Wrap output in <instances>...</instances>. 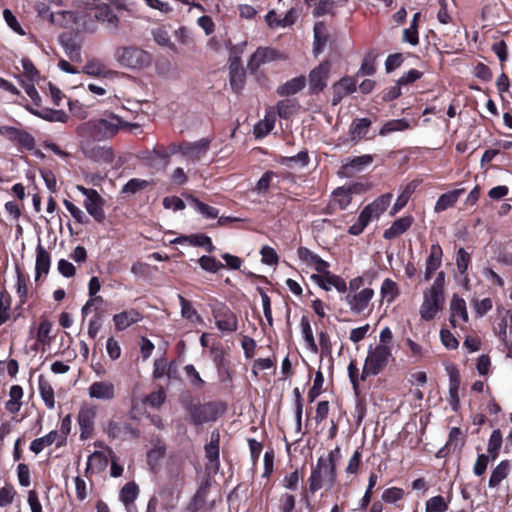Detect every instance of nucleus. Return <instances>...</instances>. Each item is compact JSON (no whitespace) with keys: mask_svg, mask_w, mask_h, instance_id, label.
Wrapping results in <instances>:
<instances>
[{"mask_svg":"<svg viewBox=\"0 0 512 512\" xmlns=\"http://www.w3.org/2000/svg\"><path fill=\"white\" fill-rule=\"evenodd\" d=\"M311 280L325 291H331L335 289L339 293H346L347 283L339 275L333 274L329 271V268H324L323 271L312 274Z\"/></svg>","mask_w":512,"mask_h":512,"instance_id":"obj_9","label":"nucleus"},{"mask_svg":"<svg viewBox=\"0 0 512 512\" xmlns=\"http://www.w3.org/2000/svg\"><path fill=\"white\" fill-rule=\"evenodd\" d=\"M208 147L209 140L203 138L196 142L188 144L184 150V154L200 158L207 152Z\"/></svg>","mask_w":512,"mask_h":512,"instance_id":"obj_43","label":"nucleus"},{"mask_svg":"<svg viewBox=\"0 0 512 512\" xmlns=\"http://www.w3.org/2000/svg\"><path fill=\"white\" fill-rule=\"evenodd\" d=\"M464 192L463 189H456L453 191H449L447 193L442 194L434 207V211L436 213L445 211L449 207L454 206V204L458 201L460 195Z\"/></svg>","mask_w":512,"mask_h":512,"instance_id":"obj_30","label":"nucleus"},{"mask_svg":"<svg viewBox=\"0 0 512 512\" xmlns=\"http://www.w3.org/2000/svg\"><path fill=\"white\" fill-rule=\"evenodd\" d=\"M198 262H199L200 267L203 270L211 272V273H216L217 271H219V270L224 268V264H222L221 262L217 261L212 256L204 255V256L199 258Z\"/></svg>","mask_w":512,"mask_h":512,"instance_id":"obj_51","label":"nucleus"},{"mask_svg":"<svg viewBox=\"0 0 512 512\" xmlns=\"http://www.w3.org/2000/svg\"><path fill=\"white\" fill-rule=\"evenodd\" d=\"M357 83L351 77H343L332 86V104L338 105L342 99L356 91Z\"/></svg>","mask_w":512,"mask_h":512,"instance_id":"obj_17","label":"nucleus"},{"mask_svg":"<svg viewBox=\"0 0 512 512\" xmlns=\"http://www.w3.org/2000/svg\"><path fill=\"white\" fill-rule=\"evenodd\" d=\"M306 4L312 8V14L315 17H321L327 14L334 15V1L331 0H305Z\"/></svg>","mask_w":512,"mask_h":512,"instance_id":"obj_31","label":"nucleus"},{"mask_svg":"<svg viewBox=\"0 0 512 512\" xmlns=\"http://www.w3.org/2000/svg\"><path fill=\"white\" fill-rule=\"evenodd\" d=\"M230 71V84L235 91L242 88L244 82V73L239 68L238 64L232 62L229 66Z\"/></svg>","mask_w":512,"mask_h":512,"instance_id":"obj_47","label":"nucleus"},{"mask_svg":"<svg viewBox=\"0 0 512 512\" xmlns=\"http://www.w3.org/2000/svg\"><path fill=\"white\" fill-rule=\"evenodd\" d=\"M400 294L398 284L390 278L383 280L380 287V296L382 301L391 304Z\"/></svg>","mask_w":512,"mask_h":512,"instance_id":"obj_32","label":"nucleus"},{"mask_svg":"<svg viewBox=\"0 0 512 512\" xmlns=\"http://www.w3.org/2000/svg\"><path fill=\"white\" fill-rule=\"evenodd\" d=\"M3 18L6 22V24L12 29L15 33L18 35H25V31L23 30L22 26L18 22L16 16L12 13L10 9H5L3 11Z\"/></svg>","mask_w":512,"mask_h":512,"instance_id":"obj_54","label":"nucleus"},{"mask_svg":"<svg viewBox=\"0 0 512 512\" xmlns=\"http://www.w3.org/2000/svg\"><path fill=\"white\" fill-rule=\"evenodd\" d=\"M106 351L108 356L112 360H116L121 356V347L117 340H115L113 337H110L107 339L106 342Z\"/></svg>","mask_w":512,"mask_h":512,"instance_id":"obj_62","label":"nucleus"},{"mask_svg":"<svg viewBox=\"0 0 512 512\" xmlns=\"http://www.w3.org/2000/svg\"><path fill=\"white\" fill-rule=\"evenodd\" d=\"M393 195L386 193L378 197L372 203L364 207L360 212L356 222L349 227L351 235H359L367 227V225L375 218H378L391 203Z\"/></svg>","mask_w":512,"mask_h":512,"instance_id":"obj_3","label":"nucleus"},{"mask_svg":"<svg viewBox=\"0 0 512 512\" xmlns=\"http://www.w3.org/2000/svg\"><path fill=\"white\" fill-rule=\"evenodd\" d=\"M178 300L181 306V316L192 323H202L203 318L198 314L196 309L192 306L191 302L178 294Z\"/></svg>","mask_w":512,"mask_h":512,"instance_id":"obj_36","label":"nucleus"},{"mask_svg":"<svg viewBox=\"0 0 512 512\" xmlns=\"http://www.w3.org/2000/svg\"><path fill=\"white\" fill-rule=\"evenodd\" d=\"M65 436H61L57 431H51L47 435L34 439L30 444V450L35 453H41L46 447L56 444V447H61L65 444Z\"/></svg>","mask_w":512,"mask_h":512,"instance_id":"obj_16","label":"nucleus"},{"mask_svg":"<svg viewBox=\"0 0 512 512\" xmlns=\"http://www.w3.org/2000/svg\"><path fill=\"white\" fill-rule=\"evenodd\" d=\"M219 410L216 404L206 403L204 405L195 406L190 410L191 421L195 425L215 421L218 418Z\"/></svg>","mask_w":512,"mask_h":512,"instance_id":"obj_13","label":"nucleus"},{"mask_svg":"<svg viewBox=\"0 0 512 512\" xmlns=\"http://www.w3.org/2000/svg\"><path fill=\"white\" fill-rule=\"evenodd\" d=\"M189 242L194 246L205 247L208 252H213L215 250V246L213 245L211 238L206 235H191V236H183L178 237L173 240V243H184Z\"/></svg>","mask_w":512,"mask_h":512,"instance_id":"obj_34","label":"nucleus"},{"mask_svg":"<svg viewBox=\"0 0 512 512\" xmlns=\"http://www.w3.org/2000/svg\"><path fill=\"white\" fill-rule=\"evenodd\" d=\"M63 204L76 222H78L79 224L88 223L89 218L78 206H76L75 204L68 200H64Z\"/></svg>","mask_w":512,"mask_h":512,"instance_id":"obj_53","label":"nucleus"},{"mask_svg":"<svg viewBox=\"0 0 512 512\" xmlns=\"http://www.w3.org/2000/svg\"><path fill=\"white\" fill-rule=\"evenodd\" d=\"M278 162L281 165H284L289 168H295V167H305L309 163V156L306 151H300L298 154L291 156V157H285L282 156L279 158Z\"/></svg>","mask_w":512,"mask_h":512,"instance_id":"obj_38","label":"nucleus"},{"mask_svg":"<svg viewBox=\"0 0 512 512\" xmlns=\"http://www.w3.org/2000/svg\"><path fill=\"white\" fill-rule=\"evenodd\" d=\"M275 115L267 114L265 118L254 126V134L257 138L266 136L274 128Z\"/></svg>","mask_w":512,"mask_h":512,"instance_id":"obj_42","label":"nucleus"},{"mask_svg":"<svg viewBox=\"0 0 512 512\" xmlns=\"http://www.w3.org/2000/svg\"><path fill=\"white\" fill-rule=\"evenodd\" d=\"M277 52L268 47L258 48L251 56L248 67L252 71L257 70L262 64L270 62L276 58Z\"/></svg>","mask_w":512,"mask_h":512,"instance_id":"obj_24","label":"nucleus"},{"mask_svg":"<svg viewBox=\"0 0 512 512\" xmlns=\"http://www.w3.org/2000/svg\"><path fill=\"white\" fill-rule=\"evenodd\" d=\"M148 186V181L143 179H131L123 187L122 192L134 194Z\"/></svg>","mask_w":512,"mask_h":512,"instance_id":"obj_58","label":"nucleus"},{"mask_svg":"<svg viewBox=\"0 0 512 512\" xmlns=\"http://www.w3.org/2000/svg\"><path fill=\"white\" fill-rule=\"evenodd\" d=\"M51 258L48 251L41 245L38 244L36 248V279L42 274L46 275L50 269Z\"/></svg>","mask_w":512,"mask_h":512,"instance_id":"obj_29","label":"nucleus"},{"mask_svg":"<svg viewBox=\"0 0 512 512\" xmlns=\"http://www.w3.org/2000/svg\"><path fill=\"white\" fill-rule=\"evenodd\" d=\"M40 118L50 122L65 123L68 120V115L63 110L44 109Z\"/></svg>","mask_w":512,"mask_h":512,"instance_id":"obj_52","label":"nucleus"},{"mask_svg":"<svg viewBox=\"0 0 512 512\" xmlns=\"http://www.w3.org/2000/svg\"><path fill=\"white\" fill-rule=\"evenodd\" d=\"M470 263V254L464 249L460 248L456 255V265L460 274H465L468 270Z\"/></svg>","mask_w":512,"mask_h":512,"instance_id":"obj_56","label":"nucleus"},{"mask_svg":"<svg viewBox=\"0 0 512 512\" xmlns=\"http://www.w3.org/2000/svg\"><path fill=\"white\" fill-rule=\"evenodd\" d=\"M450 323L453 327L460 326L468 321V312L464 299L454 295L450 302Z\"/></svg>","mask_w":512,"mask_h":512,"instance_id":"obj_18","label":"nucleus"},{"mask_svg":"<svg viewBox=\"0 0 512 512\" xmlns=\"http://www.w3.org/2000/svg\"><path fill=\"white\" fill-rule=\"evenodd\" d=\"M138 494V486L133 482H129L122 487L119 494V499L124 504V506H128L134 503L138 497Z\"/></svg>","mask_w":512,"mask_h":512,"instance_id":"obj_40","label":"nucleus"},{"mask_svg":"<svg viewBox=\"0 0 512 512\" xmlns=\"http://www.w3.org/2000/svg\"><path fill=\"white\" fill-rule=\"evenodd\" d=\"M495 333L502 340L505 347L507 348V357H512V342L510 341L509 335V319L502 318L501 321L495 327Z\"/></svg>","mask_w":512,"mask_h":512,"instance_id":"obj_39","label":"nucleus"},{"mask_svg":"<svg viewBox=\"0 0 512 512\" xmlns=\"http://www.w3.org/2000/svg\"><path fill=\"white\" fill-rule=\"evenodd\" d=\"M220 433L217 430L211 432L210 441L205 445V457L208 461L207 468L217 472L220 467L219 461Z\"/></svg>","mask_w":512,"mask_h":512,"instance_id":"obj_14","label":"nucleus"},{"mask_svg":"<svg viewBox=\"0 0 512 512\" xmlns=\"http://www.w3.org/2000/svg\"><path fill=\"white\" fill-rule=\"evenodd\" d=\"M91 399L110 401L115 397V386L110 381H95L88 388Z\"/></svg>","mask_w":512,"mask_h":512,"instance_id":"obj_15","label":"nucleus"},{"mask_svg":"<svg viewBox=\"0 0 512 512\" xmlns=\"http://www.w3.org/2000/svg\"><path fill=\"white\" fill-rule=\"evenodd\" d=\"M216 318V326L222 332L232 333L237 330L238 321L237 317L233 312L226 309L223 312L217 314Z\"/></svg>","mask_w":512,"mask_h":512,"instance_id":"obj_25","label":"nucleus"},{"mask_svg":"<svg viewBox=\"0 0 512 512\" xmlns=\"http://www.w3.org/2000/svg\"><path fill=\"white\" fill-rule=\"evenodd\" d=\"M188 200L190 201L193 208L201 213L204 217L208 219H215L218 217L219 211L216 208L209 206L194 197H189Z\"/></svg>","mask_w":512,"mask_h":512,"instance_id":"obj_44","label":"nucleus"},{"mask_svg":"<svg viewBox=\"0 0 512 512\" xmlns=\"http://www.w3.org/2000/svg\"><path fill=\"white\" fill-rule=\"evenodd\" d=\"M141 319L142 315L137 310L129 309L115 314L113 323L117 331H123Z\"/></svg>","mask_w":512,"mask_h":512,"instance_id":"obj_20","label":"nucleus"},{"mask_svg":"<svg viewBox=\"0 0 512 512\" xmlns=\"http://www.w3.org/2000/svg\"><path fill=\"white\" fill-rule=\"evenodd\" d=\"M501 445L502 434L500 430H494L490 435L487 445V451L491 455L492 460H495L497 458Z\"/></svg>","mask_w":512,"mask_h":512,"instance_id":"obj_48","label":"nucleus"},{"mask_svg":"<svg viewBox=\"0 0 512 512\" xmlns=\"http://www.w3.org/2000/svg\"><path fill=\"white\" fill-rule=\"evenodd\" d=\"M297 255L299 259L310 268H313L317 271V273L324 270V268H329L330 264L323 260L320 256L313 253L306 247H300L297 250Z\"/></svg>","mask_w":512,"mask_h":512,"instance_id":"obj_19","label":"nucleus"},{"mask_svg":"<svg viewBox=\"0 0 512 512\" xmlns=\"http://www.w3.org/2000/svg\"><path fill=\"white\" fill-rule=\"evenodd\" d=\"M440 338H441L442 344L447 349L453 350V349H456L459 345L458 340L455 338V336L449 330L442 329L440 331Z\"/></svg>","mask_w":512,"mask_h":512,"instance_id":"obj_60","label":"nucleus"},{"mask_svg":"<svg viewBox=\"0 0 512 512\" xmlns=\"http://www.w3.org/2000/svg\"><path fill=\"white\" fill-rule=\"evenodd\" d=\"M373 161L371 155H361L350 159L342 165V174L350 176L353 173L362 171L366 166L370 165Z\"/></svg>","mask_w":512,"mask_h":512,"instance_id":"obj_23","label":"nucleus"},{"mask_svg":"<svg viewBox=\"0 0 512 512\" xmlns=\"http://www.w3.org/2000/svg\"><path fill=\"white\" fill-rule=\"evenodd\" d=\"M444 301V295L425 289L423 292V302L419 309L421 318L425 321L435 318L437 313L442 310Z\"/></svg>","mask_w":512,"mask_h":512,"instance_id":"obj_10","label":"nucleus"},{"mask_svg":"<svg viewBox=\"0 0 512 512\" xmlns=\"http://www.w3.org/2000/svg\"><path fill=\"white\" fill-rule=\"evenodd\" d=\"M38 390L39 394L44 401L46 407L50 410L54 409L55 407V396H54V389L49 382L48 379H46L43 375L39 376L38 379Z\"/></svg>","mask_w":512,"mask_h":512,"instance_id":"obj_27","label":"nucleus"},{"mask_svg":"<svg viewBox=\"0 0 512 512\" xmlns=\"http://www.w3.org/2000/svg\"><path fill=\"white\" fill-rule=\"evenodd\" d=\"M16 144L22 146L27 150H33L35 148V139L27 131L21 130L19 137L16 141Z\"/></svg>","mask_w":512,"mask_h":512,"instance_id":"obj_61","label":"nucleus"},{"mask_svg":"<svg viewBox=\"0 0 512 512\" xmlns=\"http://www.w3.org/2000/svg\"><path fill=\"white\" fill-rule=\"evenodd\" d=\"M301 328H302V335H303V338H304V340L306 342L307 348L312 353H317L318 348H317L316 342L314 340V336H313V332H312L310 323H309V321L307 319L302 318V320H301Z\"/></svg>","mask_w":512,"mask_h":512,"instance_id":"obj_46","label":"nucleus"},{"mask_svg":"<svg viewBox=\"0 0 512 512\" xmlns=\"http://www.w3.org/2000/svg\"><path fill=\"white\" fill-rule=\"evenodd\" d=\"M375 295L372 288L366 287L359 291H350L346 297V303L353 314L361 315L372 311L371 301Z\"/></svg>","mask_w":512,"mask_h":512,"instance_id":"obj_7","label":"nucleus"},{"mask_svg":"<svg viewBox=\"0 0 512 512\" xmlns=\"http://www.w3.org/2000/svg\"><path fill=\"white\" fill-rule=\"evenodd\" d=\"M404 491L398 487L386 489L382 494V500L387 503H395L402 499Z\"/></svg>","mask_w":512,"mask_h":512,"instance_id":"obj_59","label":"nucleus"},{"mask_svg":"<svg viewBox=\"0 0 512 512\" xmlns=\"http://www.w3.org/2000/svg\"><path fill=\"white\" fill-rule=\"evenodd\" d=\"M442 256L443 251L441 246L438 243L432 244L430 254L425 261V266H431L438 269L442 264Z\"/></svg>","mask_w":512,"mask_h":512,"instance_id":"obj_49","label":"nucleus"},{"mask_svg":"<svg viewBox=\"0 0 512 512\" xmlns=\"http://www.w3.org/2000/svg\"><path fill=\"white\" fill-rule=\"evenodd\" d=\"M371 126V120L368 118H356L350 125L349 135L352 141H359L364 138Z\"/></svg>","mask_w":512,"mask_h":512,"instance_id":"obj_28","label":"nucleus"},{"mask_svg":"<svg viewBox=\"0 0 512 512\" xmlns=\"http://www.w3.org/2000/svg\"><path fill=\"white\" fill-rule=\"evenodd\" d=\"M274 173L272 171L265 172L261 178L258 180L255 190L259 193H265L268 191L270 187V183L272 178L274 177Z\"/></svg>","mask_w":512,"mask_h":512,"instance_id":"obj_64","label":"nucleus"},{"mask_svg":"<svg viewBox=\"0 0 512 512\" xmlns=\"http://www.w3.org/2000/svg\"><path fill=\"white\" fill-rule=\"evenodd\" d=\"M306 84V79L304 76H299L292 78L291 80L287 81L277 89V93L280 96H288L296 94L297 92L301 91Z\"/></svg>","mask_w":512,"mask_h":512,"instance_id":"obj_33","label":"nucleus"},{"mask_svg":"<svg viewBox=\"0 0 512 512\" xmlns=\"http://www.w3.org/2000/svg\"><path fill=\"white\" fill-rule=\"evenodd\" d=\"M116 64L133 72L142 71L151 66L152 56L149 52L136 45H119L113 51Z\"/></svg>","mask_w":512,"mask_h":512,"instance_id":"obj_1","label":"nucleus"},{"mask_svg":"<svg viewBox=\"0 0 512 512\" xmlns=\"http://www.w3.org/2000/svg\"><path fill=\"white\" fill-rule=\"evenodd\" d=\"M510 464L507 460L501 461L492 471L489 479V487H497L508 475Z\"/></svg>","mask_w":512,"mask_h":512,"instance_id":"obj_37","label":"nucleus"},{"mask_svg":"<svg viewBox=\"0 0 512 512\" xmlns=\"http://www.w3.org/2000/svg\"><path fill=\"white\" fill-rule=\"evenodd\" d=\"M491 360L486 354L479 356L477 359L476 369L479 375L487 376L490 373Z\"/></svg>","mask_w":512,"mask_h":512,"instance_id":"obj_63","label":"nucleus"},{"mask_svg":"<svg viewBox=\"0 0 512 512\" xmlns=\"http://www.w3.org/2000/svg\"><path fill=\"white\" fill-rule=\"evenodd\" d=\"M87 16L104 23L106 29L112 34H116L119 30L120 19L114 9L106 3H98L87 8Z\"/></svg>","mask_w":512,"mask_h":512,"instance_id":"obj_6","label":"nucleus"},{"mask_svg":"<svg viewBox=\"0 0 512 512\" xmlns=\"http://www.w3.org/2000/svg\"><path fill=\"white\" fill-rule=\"evenodd\" d=\"M110 460L109 453L94 451L87 460L85 473H99L106 469Z\"/></svg>","mask_w":512,"mask_h":512,"instance_id":"obj_21","label":"nucleus"},{"mask_svg":"<svg viewBox=\"0 0 512 512\" xmlns=\"http://www.w3.org/2000/svg\"><path fill=\"white\" fill-rule=\"evenodd\" d=\"M391 359H393V356L390 345L370 347L362 370V380L368 376H375L381 373Z\"/></svg>","mask_w":512,"mask_h":512,"instance_id":"obj_4","label":"nucleus"},{"mask_svg":"<svg viewBox=\"0 0 512 512\" xmlns=\"http://www.w3.org/2000/svg\"><path fill=\"white\" fill-rule=\"evenodd\" d=\"M76 189L85 196L83 205L90 216L97 222H103L105 219V212L103 209L104 199L100 194L94 190L85 188L82 185H77Z\"/></svg>","mask_w":512,"mask_h":512,"instance_id":"obj_8","label":"nucleus"},{"mask_svg":"<svg viewBox=\"0 0 512 512\" xmlns=\"http://www.w3.org/2000/svg\"><path fill=\"white\" fill-rule=\"evenodd\" d=\"M331 71V62L324 61L312 69L309 73V89L313 94H318L327 86Z\"/></svg>","mask_w":512,"mask_h":512,"instance_id":"obj_12","label":"nucleus"},{"mask_svg":"<svg viewBox=\"0 0 512 512\" xmlns=\"http://www.w3.org/2000/svg\"><path fill=\"white\" fill-rule=\"evenodd\" d=\"M83 71L90 76H105L106 68L98 60L89 61L83 68Z\"/></svg>","mask_w":512,"mask_h":512,"instance_id":"obj_55","label":"nucleus"},{"mask_svg":"<svg viewBox=\"0 0 512 512\" xmlns=\"http://www.w3.org/2000/svg\"><path fill=\"white\" fill-rule=\"evenodd\" d=\"M208 497V487L207 485H202L198 488L194 496L191 498L187 506L185 507V512H198L205 504Z\"/></svg>","mask_w":512,"mask_h":512,"instance_id":"obj_35","label":"nucleus"},{"mask_svg":"<svg viewBox=\"0 0 512 512\" xmlns=\"http://www.w3.org/2000/svg\"><path fill=\"white\" fill-rule=\"evenodd\" d=\"M324 383V377L321 371H317L314 378L312 388L309 390L308 397L313 402L321 393L322 386Z\"/></svg>","mask_w":512,"mask_h":512,"instance_id":"obj_57","label":"nucleus"},{"mask_svg":"<svg viewBox=\"0 0 512 512\" xmlns=\"http://www.w3.org/2000/svg\"><path fill=\"white\" fill-rule=\"evenodd\" d=\"M299 105L293 99H284L278 102L277 110L281 118H289L298 111Z\"/></svg>","mask_w":512,"mask_h":512,"instance_id":"obj_45","label":"nucleus"},{"mask_svg":"<svg viewBox=\"0 0 512 512\" xmlns=\"http://www.w3.org/2000/svg\"><path fill=\"white\" fill-rule=\"evenodd\" d=\"M410 127L406 119H393L386 122L379 131L381 136H387L393 132L407 130Z\"/></svg>","mask_w":512,"mask_h":512,"instance_id":"obj_41","label":"nucleus"},{"mask_svg":"<svg viewBox=\"0 0 512 512\" xmlns=\"http://www.w3.org/2000/svg\"><path fill=\"white\" fill-rule=\"evenodd\" d=\"M97 416V408L91 404H83L78 412L77 422L80 427V438L86 440L91 437L95 419Z\"/></svg>","mask_w":512,"mask_h":512,"instance_id":"obj_11","label":"nucleus"},{"mask_svg":"<svg viewBox=\"0 0 512 512\" xmlns=\"http://www.w3.org/2000/svg\"><path fill=\"white\" fill-rule=\"evenodd\" d=\"M328 31L327 27L323 22H317L314 25V47L313 53L315 56H318L321 52H323L326 44L328 42Z\"/></svg>","mask_w":512,"mask_h":512,"instance_id":"obj_26","label":"nucleus"},{"mask_svg":"<svg viewBox=\"0 0 512 512\" xmlns=\"http://www.w3.org/2000/svg\"><path fill=\"white\" fill-rule=\"evenodd\" d=\"M447 509L448 503L440 495L428 499L425 504L426 512H445Z\"/></svg>","mask_w":512,"mask_h":512,"instance_id":"obj_50","label":"nucleus"},{"mask_svg":"<svg viewBox=\"0 0 512 512\" xmlns=\"http://www.w3.org/2000/svg\"><path fill=\"white\" fill-rule=\"evenodd\" d=\"M414 218L412 216H405L395 220L392 225L383 233V237L387 240L395 239L396 237L405 233L413 224Z\"/></svg>","mask_w":512,"mask_h":512,"instance_id":"obj_22","label":"nucleus"},{"mask_svg":"<svg viewBox=\"0 0 512 512\" xmlns=\"http://www.w3.org/2000/svg\"><path fill=\"white\" fill-rule=\"evenodd\" d=\"M123 121L115 114H108L102 118L89 120L78 127L80 134H88L94 139L104 140L113 137L121 127Z\"/></svg>","mask_w":512,"mask_h":512,"instance_id":"obj_2","label":"nucleus"},{"mask_svg":"<svg viewBox=\"0 0 512 512\" xmlns=\"http://www.w3.org/2000/svg\"><path fill=\"white\" fill-rule=\"evenodd\" d=\"M336 478L337 473L335 467L323 461H317L308 479L309 490L315 493L321 488L331 489L336 482Z\"/></svg>","mask_w":512,"mask_h":512,"instance_id":"obj_5","label":"nucleus"}]
</instances>
